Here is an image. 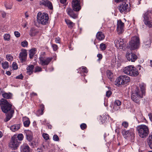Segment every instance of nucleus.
I'll return each mask as SVG.
<instances>
[{"label":"nucleus","instance_id":"nucleus-1","mask_svg":"<svg viewBox=\"0 0 152 152\" xmlns=\"http://www.w3.org/2000/svg\"><path fill=\"white\" fill-rule=\"evenodd\" d=\"M0 104L2 111L7 113L6 118L4 119V121L7 122L12 117L14 112V110L12 108V105L4 99H1L0 100Z\"/></svg>","mask_w":152,"mask_h":152},{"label":"nucleus","instance_id":"nucleus-2","mask_svg":"<svg viewBox=\"0 0 152 152\" xmlns=\"http://www.w3.org/2000/svg\"><path fill=\"white\" fill-rule=\"evenodd\" d=\"M49 16L45 13L39 12L37 15V20L38 23L43 25L47 24L48 22Z\"/></svg>","mask_w":152,"mask_h":152},{"label":"nucleus","instance_id":"nucleus-3","mask_svg":"<svg viewBox=\"0 0 152 152\" xmlns=\"http://www.w3.org/2000/svg\"><path fill=\"white\" fill-rule=\"evenodd\" d=\"M129 48L131 50H134L139 48L140 45L139 37L136 36L133 37L129 42Z\"/></svg>","mask_w":152,"mask_h":152},{"label":"nucleus","instance_id":"nucleus-4","mask_svg":"<svg viewBox=\"0 0 152 152\" xmlns=\"http://www.w3.org/2000/svg\"><path fill=\"white\" fill-rule=\"evenodd\" d=\"M137 130L138 131L140 136L144 138L147 136L149 132V130L148 127L145 125H141L137 127Z\"/></svg>","mask_w":152,"mask_h":152},{"label":"nucleus","instance_id":"nucleus-5","mask_svg":"<svg viewBox=\"0 0 152 152\" xmlns=\"http://www.w3.org/2000/svg\"><path fill=\"white\" fill-rule=\"evenodd\" d=\"M142 97V95L141 94L140 91H139L138 88H136V90L132 95V99L133 101L139 104V99Z\"/></svg>","mask_w":152,"mask_h":152},{"label":"nucleus","instance_id":"nucleus-6","mask_svg":"<svg viewBox=\"0 0 152 152\" xmlns=\"http://www.w3.org/2000/svg\"><path fill=\"white\" fill-rule=\"evenodd\" d=\"M20 143V142L17 139L16 135H14L12 137L9 143V146L12 150H15L17 148Z\"/></svg>","mask_w":152,"mask_h":152},{"label":"nucleus","instance_id":"nucleus-7","mask_svg":"<svg viewBox=\"0 0 152 152\" xmlns=\"http://www.w3.org/2000/svg\"><path fill=\"white\" fill-rule=\"evenodd\" d=\"M151 12L150 11H148L143 15V17L144 18L143 21L144 24L149 28L152 27V22L150 20V14Z\"/></svg>","mask_w":152,"mask_h":152},{"label":"nucleus","instance_id":"nucleus-8","mask_svg":"<svg viewBox=\"0 0 152 152\" xmlns=\"http://www.w3.org/2000/svg\"><path fill=\"white\" fill-rule=\"evenodd\" d=\"M129 77L126 75L121 76L115 80V82L118 85H123L130 81Z\"/></svg>","mask_w":152,"mask_h":152},{"label":"nucleus","instance_id":"nucleus-9","mask_svg":"<svg viewBox=\"0 0 152 152\" xmlns=\"http://www.w3.org/2000/svg\"><path fill=\"white\" fill-rule=\"evenodd\" d=\"M117 30L118 34H122L124 31V24L121 20H117Z\"/></svg>","mask_w":152,"mask_h":152},{"label":"nucleus","instance_id":"nucleus-10","mask_svg":"<svg viewBox=\"0 0 152 152\" xmlns=\"http://www.w3.org/2000/svg\"><path fill=\"white\" fill-rule=\"evenodd\" d=\"M115 46L117 48L123 49L126 45L123 39H119L115 40L114 41Z\"/></svg>","mask_w":152,"mask_h":152},{"label":"nucleus","instance_id":"nucleus-11","mask_svg":"<svg viewBox=\"0 0 152 152\" xmlns=\"http://www.w3.org/2000/svg\"><path fill=\"white\" fill-rule=\"evenodd\" d=\"M72 6L73 10L75 11H78L81 9L80 0H73Z\"/></svg>","mask_w":152,"mask_h":152},{"label":"nucleus","instance_id":"nucleus-12","mask_svg":"<svg viewBox=\"0 0 152 152\" xmlns=\"http://www.w3.org/2000/svg\"><path fill=\"white\" fill-rule=\"evenodd\" d=\"M126 57L128 61L131 62H134L137 58V57L135 54L129 52H126Z\"/></svg>","mask_w":152,"mask_h":152},{"label":"nucleus","instance_id":"nucleus-13","mask_svg":"<svg viewBox=\"0 0 152 152\" xmlns=\"http://www.w3.org/2000/svg\"><path fill=\"white\" fill-rule=\"evenodd\" d=\"M128 7V4L123 3L120 4L118 7V10L121 13L125 14L127 11Z\"/></svg>","mask_w":152,"mask_h":152},{"label":"nucleus","instance_id":"nucleus-14","mask_svg":"<svg viewBox=\"0 0 152 152\" xmlns=\"http://www.w3.org/2000/svg\"><path fill=\"white\" fill-rule=\"evenodd\" d=\"M53 58L52 57H48L44 58L42 57L39 58L40 64L42 66L47 65L50 62Z\"/></svg>","mask_w":152,"mask_h":152},{"label":"nucleus","instance_id":"nucleus-15","mask_svg":"<svg viewBox=\"0 0 152 152\" xmlns=\"http://www.w3.org/2000/svg\"><path fill=\"white\" fill-rule=\"evenodd\" d=\"M27 56V52L25 49H22L19 55V58L21 62L26 61Z\"/></svg>","mask_w":152,"mask_h":152},{"label":"nucleus","instance_id":"nucleus-16","mask_svg":"<svg viewBox=\"0 0 152 152\" xmlns=\"http://www.w3.org/2000/svg\"><path fill=\"white\" fill-rule=\"evenodd\" d=\"M40 4L41 5H43L48 7L49 9L50 10H52L53 9V7L52 3L48 0H41L40 1Z\"/></svg>","mask_w":152,"mask_h":152},{"label":"nucleus","instance_id":"nucleus-17","mask_svg":"<svg viewBox=\"0 0 152 152\" xmlns=\"http://www.w3.org/2000/svg\"><path fill=\"white\" fill-rule=\"evenodd\" d=\"M30 148L27 143H23L20 146L21 152H30Z\"/></svg>","mask_w":152,"mask_h":152},{"label":"nucleus","instance_id":"nucleus-18","mask_svg":"<svg viewBox=\"0 0 152 152\" xmlns=\"http://www.w3.org/2000/svg\"><path fill=\"white\" fill-rule=\"evenodd\" d=\"M26 139L29 142H31L33 139V134L31 131L29 130H25Z\"/></svg>","mask_w":152,"mask_h":152},{"label":"nucleus","instance_id":"nucleus-19","mask_svg":"<svg viewBox=\"0 0 152 152\" xmlns=\"http://www.w3.org/2000/svg\"><path fill=\"white\" fill-rule=\"evenodd\" d=\"M66 11L68 14L71 17L75 19L77 18V15L74 13L73 11L71 9L68 8L66 9Z\"/></svg>","mask_w":152,"mask_h":152},{"label":"nucleus","instance_id":"nucleus-20","mask_svg":"<svg viewBox=\"0 0 152 152\" xmlns=\"http://www.w3.org/2000/svg\"><path fill=\"white\" fill-rule=\"evenodd\" d=\"M133 66L130 65L125 67L123 69V72L125 74L129 75L132 70L133 69Z\"/></svg>","mask_w":152,"mask_h":152},{"label":"nucleus","instance_id":"nucleus-21","mask_svg":"<svg viewBox=\"0 0 152 152\" xmlns=\"http://www.w3.org/2000/svg\"><path fill=\"white\" fill-rule=\"evenodd\" d=\"M34 66L33 65L30 64L28 65L26 68L27 73L28 75H31L33 72Z\"/></svg>","mask_w":152,"mask_h":152},{"label":"nucleus","instance_id":"nucleus-22","mask_svg":"<svg viewBox=\"0 0 152 152\" xmlns=\"http://www.w3.org/2000/svg\"><path fill=\"white\" fill-rule=\"evenodd\" d=\"M121 102L118 100H116L115 101V105L113 107V109L115 110H118L120 109L119 106L121 104Z\"/></svg>","mask_w":152,"mask_h":152},{"label":"nucleus","instance_id":"nucleus-23","mask_svg":"<svg viewBox=\"0 0 152 152\" xmlns=\"http://www.w3.org/2000/svg\"><path fill=\"white\" fill-rule=\"evenodd\" d=\"M23 124L25 127H28L30 124V122L29 118L26 117H23Z\"/></svg>","mask_w":152,"mask_h":152},{"label":"nucleus","instance_id":"nucleus-24","mask_svg":"<svg viewBox=\"0 0 152 152\" xmlns=\"http://www.w3.org/2000/svg\"><path fill=\"white\" fill-rule=\"evenodd\" d=\"M105 36L102 32H98L96 34V38L99 40H102L104 38Z\"/></svg>","mask_w":152,"mask_h":152},{"label":"nucleus","instance_id":"nucleus-25","mask_svg":"<svg viewBox=\"0 0 152 152\" xmlns=\"http://www.w3.org/2000/svg\"><path fill=\"white\" fill-rule=\"evenodd\" d=\"M139 74L138 70L133 66L129 75L132 76H136Z\"/></svg>","mask_w":152,"mask_h":152},{"label":"nucleus","instance_id":"nucleus-26","mask_svg":"<svg viewBox=\"0 0 152 152\" xmlns=\"http://www.w3.org/2000/svg\"><path fill=\"white\" fill-rule=\"evenodd\" d=\"M39 33V31L34 28H32L30 30L29 35L31 36H34L36 35Z\"/></svg>","mask_w":152,"mask_h":152},{"label":"nucleus","instance_id":"nucleus-27","mask_svg":"<svg viewBox=\"0 0 152 152\" xmlns=\"http://www.w3.org/2000/svg\"><path fill=\"white\" fill-rule=\"evenodd\" d=\"M5 7L7 9H12L13 5L12 3L9 1H5L4 3Z\"/></svg>","mask_w":152,"mask_h":152},{"label":"nucleus","instance_id":"nucleus-28","mask_svg":"<svg viewBox=\"0 0 152 152\" xmlns=\"http://www.w3.org/2000/svg\"><path fill=\"white\" fill-rule=\"evenodd\" d=\"M65 21L68 27L69 28H72L75 26V23L68 19H65Z\"/></svg>","mask_w":152,"mask_h":152},{"label":"nucleus","instance_id":"nucleus-29","mask_svg":"<svg viewBox=\"0 0 152 152\" xmlns=\"http://www.w3.org/2000/svg\"><path fill=\"white\" fill-rule=\"evenodd\" d=\"M151 43V41L150 40H145L144 42L143 47L145 48H148L150 46Z\"/></svg>","mask_w":152,"mask_h":152},{"label":"nucleus","instance_id":"nucleus-30","mask_svg":"<svg viewBox=\"0 0 152 152\" xmlns=\"http://www.w3.org/2000/svg\"><path fill=\"white\" fill-rule=\"evenodd\" d=\"M20 128L19 124L14 125L10 127V130L12 132H15L18 130Z\"/></svg>","mask_w":152,"mask_h":152},{"label":"nucleus","instance_id":"nucleus-31","mask_svg":"<svg viewBox=\"0 0 152 152\" xmlns=\"http://www.w3.org/2000/svg\"><path fill=\"white\" fill-rule=\"evenodd\" d=\"M140 88L141 90V93L143 95L145 92L146 85L144 83H141L140 85Z\"/></svg>","mask_w":152,"mask_h":152},{"label":"nucleus","instance_id":"nucleus-32","mask_svg":"<svg viewBox=\"0 0 152 152\" xmlns=\"http://www.w3.org/2000/svg\"><path fill=\"white\" fill-rule=\"evenodd\" d=\"M36 48H33L30 50L29 52V58L31 59H32L33 58L34 55L36 53Z\"/></svg>","mask_w":152,"mask_h":152},{"label":"nucleus","instance_id":"nucleus-33","mask_svg":"<svg viewBox=\"0 0 152 152\" xmlns=\"http://www.w3.org/2000/svg\"><path fill=\"white\" fill-rule=\"evenodd\" d=\"M2 96L7 99H10L11 98L12 96V94L10 93H4L2 94Z\"/></svg>","mask_w":152,"mask_h":152},{"label":"nucleus","instance_id":"nucleus-34","mask_svg":"<svg viewBox=\"0 0 152 152\" xmlns=\"http://www.w3.org/2000/svg\"><path fill=\"white\" fill-rule=\"evenodd\" d=\"M106 75L108 78L110 79H111L113 77V73L110 70H107Z\"/></svg>","mask_w":152,"mask_h":152},{"label":"nucleus","instance_id":"nucleus-35","mask_svg":"<svg viewBox=\"0 0 152 152\" xmlns=\"http://www.w3.org/2000/svg\"><path fill=\"white\" fill-rule=\"evenodd\" d=\"M148 142L150 148L152 149V134L150 135L148 138Z\"/></svg>","mask_w":152,"mask_h":152},{"label":"nucleus","instance_id":"nucleus-36","mask_svg":"<svg viewBox=\"0 0 152 152\" xmlns=\"http://www.w3.org/2000/svg\"><path fill=\"white\" fill-rule=\"evenodd\" d=\"M122 133L123 135L125 138H126L127 137L129 136V130L126 131L125 130H123Z\"/></svg>","mask_w":152,"mask_h":152},{"label":"nucleus","instance_id":"nucleus-37","mask_svg":"<svg viewBox=\"0 0 152 152\" xmlns=\"http://www.w3.org/2000/svg\"><path fill=\"white\" fill-rule=\"evenodd\" d=\"M129 135L132 136V138H134V129H131L129 130Z\"/></svg>","mask_w":152,"mask_h":152},{"label":"nucleus","instance_id":"nucleus-38","mask_svg":"<svg viewBox=\"0 0 152 152\" xmlns=\"http://www.w3.org/2000/svg\"><path fill=\"white\" fill-rule=\"evenodd\" d=\"M42 71V68L41 67L39 66H37L34 68V72L35 73H36L37 72H40Z\"/></svg>","mask_w":152,"mask_h":152},{"label":"nucleus","instance_id":"nucleus-39","mask_svg":"<svg viewBox=\"0 0 152 152\" xmlns=\"http://www.w3.org/2000/svg\"><path fill=\"white\" fill-rule=\"evenodd\" d=\"M80 69V70L82 72L87 73L88 72V70L87 68L85 66H82L81 67Z\"/></svg>","mask_w":152,"mask_h":152},{"label":"nucleus","instance_id":"nucleus-40","mask_svg":"<svg viewBox=\"0 0 152 152\" xmlns=\"http://www.w3.org/2000/svg\"><path fill=\"white\" fill-rule=\"evenodd\" d=\"M16 137L18 139V141H22L23 139V136L22 134H18L17 136H16Z\"/></svg>","mask_w":152,"mask_h":152},{"label":"nucleus","instance_id":"nucleus-41","mask_svg":"<svg viewBox=\"0 0 152 152\" xmlns=\"http://www.w3.org/2000/svg\"><path fill=\"white\" fill-rule=\"evenodd\" d=\"M4 39L5 40L9 41L10 39V35L9 34H6L4 35Z\"/></svg>","mask_w":152,"mask_h":152},{"label":"nucleus","instance_id":"nucleus-42","mask_svg":"<svg viewBox=\"0 0 152 152\" xmlns=\"http://www.w3.org/2000/svg\"><path fill=\"white\" fill-rule=\"evenodd\" d=\"M100 48L101 50H104L106 48V45L105 44L102 43L100 45Z\"/></svg>","mask_w":152,"mask_h":152},{"label":"nucleus","instance_id":"nucleus-43","mask_svg":"<svg viewBox=\"0 0 152 152\" xmlns=\"http://www.w3.org/2000/svg\"><path fill=\"white\" fill-rule=\"evenodd\" d=\"M41 110H39L38 111V113H39V115H42L43 113V111L44 110V107L43 105H41Z\"/></svg>","mask_w":152,"mask_h":152},{"label":"nucleus","instance_id":"nucleus-44","mask_svg":"<svg viewBox=\"0 0 152 152\" xmlns=\"http://www.w3.org/2000/svg\"><path fill=\"white\" fill-rule=\"evenodd\" d=\"M2 66L4 69L7 68L8 67V63L7 61H5L4 63H2Z\"/></svg>","mask_w":152,"mask_h":152},{"label":"nucleus","instance_id":"nucleus-45","mask_svg":"<svg viewBox=\"0 0 152 152\" xmlns=\"http://www.w3.org/2000/svg\"><path fill=\"white\" fill-rule=\"evenodd\" d=\"M7 60L9 61H11L13 60V58L10 55H7L6 56Z\"/></svg>","mask_w":152,"mask_h":152},{"label":"nucleus","instance_id":"nucleus-46","mask_svg":"<svg viewBox=\"0 0 152 152\" xmlns=\"http://www.w3.org/2000/svg\"><path fill=\"white\" fill-rule=\"evenodd\" d=\"M42 136L43 138L46 140H47L49 139V135L47 134L43 133Z\"/></svg>","mask_w":152,"mask_h":152},{"label":"nucleus","instance_id":"nucleus-47","mask_svg":"<svg viewBox=\"0 0 152 152\" xmlns=\"http://www.w3.org/2000/svg\"><path fill=\"white\" fill-rule=\"evenodd\" d=\"M28 42L27 41L25 40L22 42L21 43V45L23 47H26L28 45Z\"/></svg>","mask_w":152,"mask_h":152},{"label":"nucleus","instance_id":"nucleus-48","mask_svg":"<svg viewBox=\"0 0 152 152\" xmlns=\"http://www.w3.org/2000/svg\"><path fill=\"white\" fill-rule=\"evenodd\" d=\"M122 125L125 128H127L129 126V123L126 121H124L122 124Z\"/></svg>","mask_w":152,"mask_h":152},{"label":"nucleus","instance_id":"nucleus-49","mask_svg":"<svg viewBox=\"0 0 152 152\" xmlns=\"http://www.w3.org/2000/svg\"><path fill=\"white\" fill-rule=\"evenodd\" d=\"M53 140L56 141H58L59 140V138L56 134L54 135L53 137Z\"/></svg>","mask_w":152,"mask_h":152},{"label":"nucleus","instance_id":"nucleus-50","mask_svg":"<svg viewBox=\"0 0 152 152\" xmlns=\"http://www.w3.org/2000/svg\"><path fill=\"white\" fill-rule=\"evenodd\" d=\"M12 67L13 69L16 70L18 69V66L16 63L13 62L12 64Z\"/></svg>","mask_w":152,"mask_h":152},{"label":"nucleus","instance_id":"nucleus-51","mask_svg":"<svg viewBox=\"0 0 152 152\" xmlns=\"http://www.w3.org/2000/svg\"><path fill=\"white\" fill-rule=\"evenodd\" d=\"M80 127L81 129H84L86 128L87 127V126L85 124L83 123L81 124L80 125Z\"/></svg>","mask_w":152,"mask_h":152},{"label":"nucleus","instance_id":"nucleus-52","mask_svg":"<svg viewBox=\"0 0 152 152\" xmlns=\"http://www.w3.org/2000/svg\"><path fill=\"white\" fill-rule=\"evenodd\" d=\"M52 47L54 51H55L58 49V46L56 44H52Z\"/></svg>","mask_w":152,"mask_h":152},{"label":"nucleus","instance_id":"nucleus-53","mask_svg":"<svg viewBox=\"0 0 152 152\" xmlns=\"http://www.w3.org/2000/svg\"><path fill=\"white\" fill-rule=\"evenodd\" d=\"M112 94V92L110 91H107L106 92V96L107 97H109L111 94Z\"/></svg>","mask_w":152,"mask_h":152},{"label":"nucleus","instance_id":"nucleus-54","mask_svg":"<svg viewBox=\"0 0 152 152\" xmlns=\"http://www.w3.org/2000/svg\"><path fill=\"white\" fill-rule=\"evenodd\" d=\"M15 35L17 37H18L20 36V34L19 32L18 31H15L14 33Z\"/></svg>","mask_w":152,"mask_h":152},{"label":"nucleus","instance_id":"nucleus-55","mask_svg":"<svg viewBox=\"0 0 152 152\" xmlns=\"http://www.w3.org/2000/svg\"><path fill=\"white\" fill-rule=\"evenodd\" d=\"M23 76L22 74H20L19 75L15 77L16 79H23Z\"/></svg>","mask_w":152,"mask_h":152},{"label":"nucleus","instance_id":"nucleus-56","mask_svg":"<svg viewBox=\"0 0 152 152\" xmlns=\"http://www.w3.org/2000/svg\"><path fill=\"white\" fill-rule=\"evenodd\" d=\"M97 57L98 58V60H100L102 58V54H98L97 55Z\"/></svg>","mask_w":152,"mask_h":152},{"label":"nucleus","instance_id":"nucleus-57","mask_svg":"<svg viewBox=\"0 0 152 152\" xmlns=\"http://www.w3.org/2000/svg\"><path fill=\"white\" fill-rule=\"evenodd\" d=\"M55 42L56 43H60V38L59 37H57L56 38Z\"/></svg>","mask_w":152,"mask_h":152},{"label":"nucleus","instance_id":"nucleus-58","mask_svg":"<svg viewBox=\"0 0 152 152\" xmlns=\"http://www.w3.org/2000/svg\"><path fill=\"white\" fill-rule=\"evenodd\" d=\"M148 116L149 117V119L150 120L152 121V113H149L148 114Z\"/></svg>","mask_w":152,"mask_h":152},{"label":"nucleus","instance_id":"nucleus-59","mask_svg":"<svg viewBox=\"0 0 152 152\" xmlns=\"http://www.w3.org/2000/svg\"><path fill=\"white\" fill-rule=\"evenodd\" d=\"M34 143H35V142H34V141H33L31 142L30 144H29V145H30V146H32V147H34Z\"/></svg>","mask_w":152,"mask_h":152},{"label":"nucleus","instance_id":"nucleus-60","mask_svg":"<svg viewBox=\"0 0 152 152\" xmlns=\"http://www.w3.org/2000/svg\"><path fill=\"white\" fill-rule=\"evenodd\" d=\"M30 95L32 96H37V94L34 92H32L30 94Z\"/></svg>","mask_w":152,"mask_h":152},{"label":"nucleus","instance_id":"nucleus-61","mask_svg":"<svg viewBox=\"0 0 152 152\" xmlns=\"http://www.w3.org/2000/svg\"><path fill=\"white\" fill-rule=\"evenodd\" d=\"M2 15L3 18H5L6 16V13L5 12H3L2 13Z\"/></svg>","mask_w":152,"mask_h":152},{"label":"nucleus","instance_id":"nucleus-62","mask_svg":"<svg viewBox=\"0 0 152 152\" xmlns=\"http://www.w3.org/2000/svg\"><path fill=\"white\" fill-rule=\"evenodd\" d=\"M124 0H115V1L117 3L122 1Z\"/></svg>","mask_w":152,"mask_h":152},{"label":"nucleus","instance_id":"nucleus-63","mask_svg":"<svg viewBox=\"0 0 152 152\" xmlns=\"http://www.w3.org/2000/svg\"><path fill=\"white\" fill-rule=\"evenodd\" d=\"M66 1V0H60V2L62 4L65 3Z\"/></svg>","mask_w":152,"mask_h":152},{"label":"nucleus","instance_id":"nucleus-64","mask_svg":"<svg viewBox=\"0 0 152 152\" xmlns=\"http://www.w3.org/2000/svg\"><path fill=\"white\" fill-rule=\"evenodd\" d=\"M150 38L148 40H151H151H152V33L150 34Z\"/></svg>","mask_w":152,"mask_h":152}]
</instances>
